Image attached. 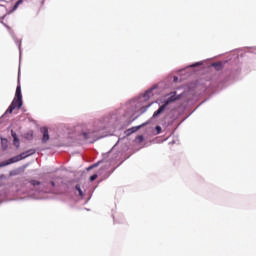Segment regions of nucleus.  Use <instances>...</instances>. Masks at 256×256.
Returning a JSON list of instances; mask_svg holds the SVG:
<instances>
[{"instance_id": "nucleus-11", "label": "nucleus", "mask_w": 256, "mask_h": 256, "mask_svg": "<svg viewBox=\"0 0 256 256\" xmlns=\"http://www.w3.org/2000/svg\"><path fill=\"white\" fill-rule=\"evenodd\" d=\"M30 183H31V185H33V187H37V185H41V182H39L37 180H31Z\"/></svg>"}, {"instance_id": "nucleus-20", "label": "nucleus", "mask_w": 256, "mask_h": 256, "mask_svg": "<svg viewBox=\"0 0 256 256\" xmlns=\"http://www.w3.org/2000/svg\"><path fill=\"white\" fill-rule=\"evenodd\" d=\"M93 167H97V164H94Z\"/></svg>"}, {"instance_id": "nucleus-17", "label": "nucleus", "mask_w": 256, "mask_h": 256, "mask_svg": "<svg viewBox=\"0 0 256 256\" xmlns=\"http://www.w3.org/2000/svg\"><path fill=\"white\" fill-rule=\"evenodd\" d=\"M95 179H97V174H93V175L90 177V181H95Z\"/></svg>"}, {"instance_id": "nucleus-5", "label": "nucleus", "mask_w": 256, "mask_h": 256, "mask_svg": "<svg viewBox=\"0 0 256 256\" xmlns=\"http://www.w3.org/2000/svg\"><path fill=\"white\" fill-rule=\"evenodd\" d=\"M145 125H149V122L143 123L140 126L137 127H132L130 129L127 130L128 135H131V133H135V131H137L138 129H141V127H145Z\"/></svg>"}, {"instance_id": "nucleus-3", "label": "nucleus", "mask_w": 256, "mask_h": 256, "mask_svg": "<svg viewBox=\"0 0 256 256\" xmlns=\"http://www.w3.org/2000/svg\"><path fill=\"white\" fill-rule=\"evenodd\" d=\"M41 133L43 134L42 143H47V141H49V139H50L49 129H47V127H42L41 128Z\"/></svg>"}, {"instance_id": "nucleus-2", "label": "nucleus", "mask_w": 256, "mask_h": 256, "mask_svg": "<svg viewBox=\"0 0 256 256\" xmlns=\"http://www.w3.org/2000/svg\"><path fill=\"white\" fill-rule=\"evenodd\" d=\"M21 107H23V100L14 98L11 105L6 110V113H13L15 109H20Z\"/></svg>"}, {"instance_id": "nucleus-12", "label": "nucleus", "mask_w": 256, "mask_h": 256, "mask_svg": "<svg viewBox=\"0 0 256 256\" xmlns=\"http://www.w3.org/2000/svg\"><path fill=\"white\" fill-rule=\"evenodd\" d=\"M83 137H84V139H90L91 138V133L84 132Z\"/></svg>"}, {"instance_id": "nucleus-10", "label": "nucleus", "mask_w": 256, "mask_h": 256, "mask_svg": "<svg viewBox=\"0 0 256 256\" xmlns=\"http://www.w3.org/2000/svg\"><path fill=\"white\" fill-rule=\"evenodd\" d=\"M136 141L137 143H143V141H145V138L143 137V135H139L136 137Z\"/></svg>"}, {"instance_id": "nucleus-19", "label": "nucleus", "mask_w": 256, "mask_h": 256, "mask_svg": "<svg viewBox=\"0 0 256 256\" xmlns=\"http://www.w3.org/2000/svg\"><path fill=\"white\" fill-rule=\"evenodd\" d=\"M192 67H197V64L192 65Z\"/></svg>"}, {"instance_id": "nucleus-8", "label": "nucleus", "mask_w": 256, "mask_h": 256, "mask_svg": "<svg viewBox=\"0 0 256 256\" xmlns=\"http://www.w3.org/2000/svg\"><path fill=\"white\" fill-rule=\"evenodd\" d=\"M19 5H23V0H18L15 5L12 8V12L13 11H17V9H19Z\"/></svg>"}, {"instance_id": "nucleus-18", "label": "nucleus", "mask_w": 256, "mask_h": 256, "mask_svg": "<svg viewBox=\"0 0 256 256\" xmlns=\"http://www.w3.org/2000/svg\"><path fill=\"white\" fill-rule=\"evenodd\" d=\"M51 185H52V187H55V182L52 181V182H51Z\"/></svg>"}, {"instance_id": "nucleus-14", "label": "nucleus", "mask_w": 256, "mask_h": 256, "mask_svg": "<svg viewBox=\"0 0 256 256\" xmlns=\"http://www.w3.org/2000/svg\"><path fill=\"white\" fill-rule=\"evenodd\" d=\"M13 143H14L15 147L19 148V138H16V140L13 139Z\"/></svg>"}, {"instance_id": "nucleus-9", "label": "nucleus", "mask_w": 256, "mask_h": 256, "mask_svg": "<svg viewBox=\"0 0 256 256\" xmlns=\"http://www.w3.org/2000/svg\"><path fill=\"white\" fill-rule=\"evenodd\" d=\"M76 191H78L80 197H83V190H81V185L79 184L76 185Z\"/></svg>"}, {"instance_id": "nucleus-15", "label": "nucleus", "mask_w": 256, "mask_h": 256, "mask_svg": "<svg viewBox=\"0 0 256 256\" xmlns=\"http://www.w3.org/2000/svg\"><path fill=\"white\" fill-rule=\"evenodd\" d=\"M149 109V105L148 106H145V107H142L140 109L141 113H145V111H147Z\"/></svg>"}, {"instance_id": "nucleus-7", "label": "nucleus", "mask_w": 256, "mask_h": 256, "mask_svg": "<svg viewBox=\"0 0 256 256\" xmlns=\"http://www.w3.org/2000/svg\"><path fill=\"white\" fill-rule=\"evenodd\" d=\"M165 109H167V106L165 104H163L162 106L159 107L158 110H156L153 114V117H159V115H161V113H163V111H165Z\"/></svg>"}, {"instance_id": "nucleus-16", "label": "nucleus", "mask_w": 256, "mask_h": 256, "mask_svg": "<svg viewBox=\"0 0 256 256\" xmlns=\"http://www.w3.org/2000/svg\"><path fill=\"white\" fill-rule=\"evenodd\" d=\"M156 131H157V135H159L161 133V126H156Z\"/></svg>"}, {"instance_id": "nucleus-13", "label": "nucleus", "mask_w": 256, "mask_h": 256, "mask_svg": "<svg viewBox=\"0 0 256 256\" xmlns=\"http://www.w3.org/2000/svg\"><path fill=\"white\" fill-rule=\"evenodd\" d=\"M11 136L15 141H17V133H15V131L11 130Z\"/></svg>"}, {"instance_id": "nucleus-4", "label": "nucleus", "mask_w": 256, "mask_h": 256, "mask_svg": "<svg viewBox=\"0 0 256 256\" xmlns=\"http://www.w3.org/2000/svg\"><path fill=\"white\" fill-rule=\"evenodd\" d=\"M14 99H20L23 100V95L21 94V84L18 82L17 88H16V93H15V98Z\"/></svg>"}, {"instance_id": "nucleus-1", "label": "nucleus", "mask_w": 256, "mask_h": 256, "mask_svg": "<svg viewBox=\"0 0 256 256\" xmlns=\"http://www.w3.org/2000/svg\"><path fill=\"white\" fill-rule=\"evenodd\" d=\"M35 153H36L35 149H30L26 152L21 153L20 155H17L8 159L6 162L0 163V167H6V165H11L12 163L23 161V159H27V157H31V155H35Z\"/></svg>"}, {"instance_id": "nucleus-6", "label": "nucleus", "mask_w": 256, "mask_h": 256, "mask_svg": "<svg viewBox=\"0 0 256 256\" xmlns=\"http://www.w3.org/2000/svg\"><path fill=\"white\" fill-rule=\"evenodd\" d=\"M179 97L175 96V92L172 96H170L165 102L164 105L167 107V105L173 103L174 101H177Z\"/></svg>"}]
</instances>
